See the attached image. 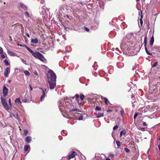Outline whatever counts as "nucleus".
Returning <instances> with one entry per match:
<instances>
[{"label":"nucleus","mask_w":160,"mask_h":160,"mask_svg":"<svg viewBox=\"0 0 160 160\" xmlns=\"http://www.w3.org/2000/svg\"><path fill=\"white\" fill-rule=\"evenodd\" d=\"M47 76L48 79V81L56 80V76L55 73L52 70H49L47 73Z\"/></svg>","instance_id":"1"},{"label":"nucleus","mask_w":160,"mask_h":160,"mask_svg":"<svg viewBox=\"0 0 160 160\" xmlns=\"http://www.w3.org/2000/svg\"><path fill=\"white\" fill-rule=\"evenodd\" d=\"M31 53L32 55L35 58H38L40 60L43 62V59H45V58L44 56L39 52H34L32 50L30 52Z\"/></svg>","instance_id":"2"},{"label":"nucleus","mask_w":160,"mask_h":160,"mask_svg":"<svg viewBox=\"0 0 160 160\" xmlns=\"http://www.w3.org/2000/svg\"><path fill=\"white\" fill-rule=\"evenodd\" d=\"M48 81V82L50 89L51 90L54 89L56 86V80Z\"/></svg>","instance_id":"3"},{"label":"nucleus","mask_w":160,"mask_h":160,"mask_svg":"<svg viewBox=\"0 0 160 160\" xmlns=\"http://www.w3.org/2000/svg\"><path fill=\"white\" fill-rule=\"evenodd\" d=\"M77 154L76 152L73 151L68 156H67V159L68 160H70L71 158H74Z\"/></svg>","instance_id":"4"},{"label":"nucleus","mask_w":160,"mask_h":160,"mask_svg":"<svg viewBox=\"0 0 160 160\" xmlns=\"http://www.w3.org/2000/svg\"><path fill=\"white\" fill-rule=\"evenodd\" d=\"M10 68L8 67L6 68L4 72V76L5 77H8V75L10 72Z\"/></svg>","instance_id":"5"},{"label":"nucleus","mask_w":160,"mask_h":160,"mask_svg":"<svg viewBox=\"0 0 160 160\" xmlns=\"http://www.w3.org/2000/svg\"><path fill=\"white\" fill-rule=\"evenodd\" d=\"M8 89L5 86H4L3 87L2 91L3 96L4 97H5L6 96L8 92Z\"/></svg>","instance_id":"6"},{"label":"nucleus","mask_w":160,"mask_h":160,"mask_svg":"<svg viewBox=\"0 0 160 160\" xmlns=\"http://www.w3.org/2000/svg\"><path fill=\"white\" fill-rule=\"evenodd\" d=\"M2 104L6 110H8L9 109V107L7 102L3 103Z\"/></svg>","instance_id":"7"},{"label":"nucleus","mask_w":160,"mask_h":160,"mask_svg":"<svg viewBox=\"0 0 160 160\" xmlns=\"http://www.w3.org/2000/svg\"><path fill=\"white\" fill-rule=\"evenodd\" d=\"M25 140L28 143H30L31 140V137L29 136L26 137L25 138Z\"/></svg>","instance_id":"8"},{"label":"nucleus","mask_w":160,"mask_h":160,"mask_svg":"<svg viewBox=\"0 0 160 160\" xmlns=\"http://www.w3.org/2000/svg\"><path fill=\"white\" fill-rule=\"evenodd\" d=\"M20 6L21 7V8L23 9L24 10H27V7L25 6L24 4H23L22 3H20Z\"/></svg>","instance_id":"9"},{"label":"nucleus","mask_w":160,"mask_h":160,"mask_svg":"<svg viewBox=\"0 0 160 160\" xmlns=\"http://www.w3.org/2000/svg\"><path fill=\"white\" fill-rule=\"evenodd\" d=\"M31 42L33 43L36 44L38 42V40L37 38L34 39H31Z\"/></svg>","instance_id":"10"},{"label":"nucleus","mask_w":160,"mask_h":160,"mask_svg":"<svg viewBox=\"0 0 160 160\" xmlns=\"http://www.w3.org/2000/svg\"><path fill=\"white\" fill-rule=\"evenodd\" d=\"M96 115L97 118H98L103 116L104 114L103 113L100 112L98 113V114H97Z\"/></svg>","instance_id":"11"},{"label":"nucleus","mask_w":160,"mask_h":160,"mask_svg":"<svg viewBox=\"0 0 160 160\" xmlns=\"http://www.w3.org/2000/svg\"><path fill=\"white\" fill-rule=\"evenodd\" d=\"M126 133V131L125 130H122L120 132V137H121L123 135H125Z\"/></svg>","instance_id":"12"},{"label":"nucleus","mask_w":160,"mask_h":160,"mask_svg":"<svg viewBox=\"0 0 160 160\" xmlns=\"http://www.w3.org/2000/svg\"><path fill=\"white\" fill-rule=\"evenodd\" d=\"M154 41V38L153 36H152L151 38L150 42V44L151 46H152L153 44V42Z\"/></svg>","instance_id":"13"},{"label":"nucleus","mask_w":160,"mask_h":160,"mask_svg":"<svg viewBox=\"0 0 160 160\" xmlns=\"http://www.w3.org/2000/svg\"><path fill=\"white\" fill-rule=\"evenodd\" d=\"M1 100L2 104L7 102L5 99L2 97H1Z\"/></svg>","instance_id":"14"},{"label":"nucleus","mask_w":160,"mask_h":160,"mask_svg":"<svg viewBox=\"0 0 160 160\" xmlns=\"http://www.w3.org/2000/svg\"><path fill=\"white\" fill-rule=\"evenodd\" d=\"M15 102L16 103H21L22 102L20 101V99L19 98H17L15 100Z\"/></svg>","instance_id":"15"},{"label":"nucleus","mask_w":160,"mask_h":160,"mask_svg":"<svg viewBox=\"0 0 160 160\" xmlns=\"http://www.w3.org/2000/svg\"><path fill=\"white\" fill-rule=\"evenodd\" d=\"M145 49L146 52L148 55H152V54L150 52H149L148 51L146 46V47H145Z\"/></svg>","instance_id":"16"},{"label":"nucleus","mask_w":160,"mask_h":160,"mask_svg":"<svg viewBox=\"0 0 160 160\" xmlns=\"http://www.w3.org/2000/svg\"><path fill=\"white\" fill-rule=\"evenodd\" d=\"M147 36H146L144 37V47H146V45L147 44Z\"/></svg>","instance_id":"17"},{"label":"nucleus","mask_w":160,"mask_h":160,"mask_svg":"<svg viewBox=\"0 0 160 160\" xmlns=\"http://www.w3.org/2000/svg\"><path fill=\"white\" fill-rule=\"evenodd\" d=\"M8 52L9 55H11L12 56H14L15 54V53L14 52H12L11 51L8 50Z\"/></svg>","instance_id":"18"},{"label":"nucleus","mask_w":160,"mask_h":160,"mask_svg":"<svg viewBox=\"0 0 160 160\" xmlns=\"http://www.w3.org/2000/svg\"><path fill=\"white\" fill-rule=\"evenodd\" d=\"M29 148H30L29 145H25L24 148V151H27Z\"/></svg>","instance_id":"19"},{"label":"nucleus","mask_w":160,"mask_h":160,"mask_svg":"<svg viewBox=\"0 0 160 160\" xmlns=\"http://www.w3.org/2000/svg\"><path fill=\"white\" fill-rule=\"evenodd\" d=\"M102 98L104 99L105 100V102L106 104H107L109 102V101L108 99L106 98H103L102 97Z\"/></svg>","instance_id":"20"},{"label":"nucleus","mask_w":160,"mask_h":160,"mask_svg":"<svg viewBox=\"0 0 160 160\" xmlns=\"http://www.w3.org/2000/svg\"><path fill=\"white\" fill-rule=\"evenodd\" d=\"M121 110H120V114L122 117L123 116V114L124 112V110L122 108H121Z\"/></svg>","instance_id":"21"},{"label":"nucleus","mask_w":160,"mask_h":160,"mask_svg":"<svg viewBox=\"0 0 160 160\" xmlns=\"http://www.w3.org/2000/svg\"><path fill=\"white\" fill-rule=\"evenodd\" d=\"M12 114L13 116L14 117V118H15L17 119H19L18 115L17 113H16V114L15 115H14V114Z\"/></svg>","instance_id":"22"},{"label":"nucleus","mask_w":160,"mask_h":160,"mask_svg":"<svg viewBox=\"0 0 160 160\" xmlns=\"http://www.w3.org/2000/svg\"><path fill=\"white\" fill-rule=\"evenodd\" d=\"M24 47H25L30 52H31L32 51L26 45H24Z\"/></svg>","instance_id":"23"},{"label":"nucleus","mask_w":160,"mask_h":160,"mask_svg":"<svg viewBox=\"0 0 160 160\" xmlns=\"http://www.w3.org/2000/svg\"><path fill=\"white\" fill-rule=\"evenodd\" d=\"M78 109L77 108H73L72 109H71L69 110V111L70 112H72V111H78Z\"/></svg>","instance_id":"24"},{"label":"nucleus","mask_w":160,"mask_h":160,"mask_svg":"<svg viewBox=\"0 0 160 160\" xmlns=\"http://www.w3.org/2000/svg\"><path fill=\"white\" fill-rule=\"evenodd\" d=\"M4 62L7 65H8L9 64V62L7 59H6L4 60Z\"/></svg>","instance_id":"25"},{"label":"nucleus","mask_w":160,"mask_h":160,"mask_svg":"<svg viewBox=\"0 0 160 160\" xmlns=\"http://www.w3.org/2000/svg\"><path fill=\"white\" fill-rule=\"evenodd\" d=\"M85 96H84V95L83 94H81L80 95V99L82 100L84 98Z\"/></svg>","instance_id":"26"},{"label":"nucleus","mask_w":160,"mask_h":160,"mask_svg":"<svg viewBox=\"0 0 160 160\" xmlns=\"http://www.w3.org/2000/svg\"><path fill=\"white\" fill-rule=\"evenodd\" d=\"M101 109V108L98 106H96L95 108V110L97 111H99Z\"/></svg>","instance_id":"27"},{"label":"nucleus","mask_w":160,"mask_h":160,"mask_svg":"<svg viewBox=\"0 0 160 160\" xmlns=\"http://www.w3.org/2000/svg\"><path fill=\"white\" fill-rule=\"evenodd\" d=\"M24 73L26 75H30L29 72L27 70L25 71Z\"/></svg>","instance_id":"28"},{"label":"nucleus","mask_w":160,"mask_h":160,"mask_svg":"<svg viewBox=\"0 0 160 160\" xmlns=\"http://www.w3.org/2000/svg\"><path fill=\"white\" fill-rule=\"evenodd\" d=\"M28 132V131L27 130H24V135H26Z\"/></svg>","instance_id":"29"},{"label":"nucleus","mask_w":160,"mask_h":160,"mask_svg":"<svg viewBox=\"0 0 160 160\" xmlns=\"http://www.w3.org/2000/svg\"><path fill=\"white\" fill-rule=\"evenodd\" d=\"M116 143L118 146L119 147L120 146V142L119 141H116Z\"/></svg>","instance_id":"30"},{"label":"nucleus","mask_w":160,"mask_h":160,"mask_svg":"<svg viewBox=\"0 0 160 160\" xmlns=\"http://www.w3.org/2000/svg\"><path fill=\"white\" fill-rule=\"evenodd\" d=\"M118 128V126L117 125L115 126L113 128V129L116 130Z\"/></svg>","instance_id":"31"},{"label":"nucleus","mask_w":160,"mask_h":160,"mask_svg":"<svg viewBox=\"0 0 160 160\" xmlns=\"http://www.w3.org/2000/svg\"><path fill=\"white\" fill-rule=\"evenodd\" d=\"M24 14L26 16H27L28 17H29V14L28 12H25Z\"/></svg>","instance_id":"32"},{"label":"nucleus","mask_w":160,"mask_h":160,"mask_svg":"<svg viewBox=\"0 0 160 160\" xmlns=\"http://www.w3.org/2000/svg\"><path fill=\"white\" fill-rule=\"evenodd\" d=\"M79 95L78 94H76L75 96L74 97H73L72 98V99H73L74 97H75L76 98H79Z\"/></svg>","instance_id":"33"},{"label":"nucleus","mask_w":160,"mask_h":160,"mask_svg":"<svg viewBox=\"0 0 160 160\" xmlns=\"http://www.w3.org/2000/svg\"><path fill=\"white\" fill-rule=\"evenodd\" d=\"M125 151L127 152H130V150L127 148H124Z\"/></svg>","instance_id":"34"},{"label":"nucleus","mask_w":160,"mask_h":160,"mask_svg":"<svg viewBox=\"0 0 160 160\" xmlns=\"http://www.w3.org/2000/svg\"><path fill=\"white\" fill-rule=\"evenodd\" d=\"M3 50L2 47H0V54H2L3 53Z\"/></svg>","instance_id":"35"},{"label":"nucleus","mask_w":160,"mask_h":160,"mask_svg":"<svg viewBox=\"0 0 160 160\" xmlns=\"http://www.w3.org/2000/svg\"><path fill=\"white\" fill-rule=\"evenodd\" d=\"M83 118V117L82 116H81L79 117L78 118V120H82Z\"/></svg>","instance_id":"36"},{"label":"nucleus","mask_w":160,"mask_h":160,"mask_svg":"<svg viewBox=\"0 0 160 160\" xmlns=\"http://www.w3.org/2000/svg\"><path fill=\"white\" fill-rule=\"evenodd\" d=\"M21 60L23 63L26 64V60H24V59L22 58H21Z\"/></svg>","instance_id":"37"},{"label":"nucleus","mask_w":160,"mask_h":160,"mask_svg":"<svg viewBox=\"0 0 160 160\" xmlns=\"http://www.w3.org/2000/svg\"><path fill=\"white\" fill-rule=\"evenodd\" d=\"M138 115V114L137 113H135V114L134 115V117H133L134 119V120L135 119H136V118L137 117V116Z\"/></svg>","instance_id":"38"},{"label":"nucleus","mask_w":160,"mask_h":160,"mask_svg":"<svg viewBox=\"0 0 160 160\" xmlns=\"http://www.w3.org/2000/svg\"><path fill=\"white\" fill-rule=\"evenodd\" d=\"M45 97V95H42L40 99L41 101H42Z\"/></svg>","instance_id":"39"},{"label":"nucleus","mask_w":160,"mask_h":160,"mask_svg":"<svg viewBox=\"0 0 160 160\" xmlns=\"http://www.w3.org/2000/svg\"><path fill=\"white\" fill-rule=\"evenodd\" d=\"M157 63H158V62H156L153 65L152 67H155L156 66L157 64Z\"/></svg>","instance_id":"40"},{"label":"nucleus","mask_w":160,"mask_h":160,"mask_svg":"<svg viewBox=\"0 0 160 160\" xmlns=\"http://www.w3.org/2000/svg\"><path fill=\"white\" fill-rule=\"evenodd\" d=\"M84 29L87 32H89V28H87V27H84Z\"/></svg>","instance_id":"41"},{"label":"nucleus","mask_w":160,"mask_h":160,"mask_svg":"<svg viewBox=\"0 0 160 160\" xmlns=\"http://www.w3.org/2000/svg\"><path fill=\"white\" fill-rule=\"evenodd\" d=\"M140 23L141 25H142L143 24V21L142 18L140 19Z\"/></svg>","instance_id":"42"},{"label":"nucleus","mask_w":160,"mask_h":160,"mask_svg":"<svg viewBox=\"0 0 160 160\" xmlns=\"http://www.w3.org/2000/svg\"><path fill=\"white\" fill-rule=\"evenodd\" d=\"M40 89H41V90H42V95H45V91H44L43 89L42 88H41Z\"/></svg>","instance_id":"43"},{"label":"nucleus","mask_w":160,"mask_h":160,"mask_svg":"<svg viewBox=\"0 0 160 160\" xmlns=\"http://www.w3.org/2000/svg\"><path fill=\"white\" fill-rule=\"evenodd\" d=\"M1 57L2 58H5L6 56L4 54H2L1 56Z\"/></svg>","instance_id":"44"},{"label":"nucleus","mask_w":160,"mask_h":160,"mask_svg":"<svg viewBox=\"0 0 160 160\" xmlns=\"http://www.w3.org/2000/svg\"><path fill=\"white\" fill-rule=\"evenodd\" d=\"M27 99H23L22 100V102H27Z\"/></svg>","instance_id":"45"},{"label":"nucleus","mask_w":160,"mask_h":160,"mask_svg":"<svg viewBox=\"0 0 160 160\" xmlns=\"http://www.w3.org/2000/svg\"><path fill=\"white\" fill-rule=\"evenodd\" d=\"M140 130L142 131H145V129L144 128H141L140 129Z\"/></svg>","instance_id":"46"},{"label":"nucleus","mask_w":160,"mask_h":160,"mask_svg":"<svg viewBox=\"0 0 160 160\" xmlns=\"http://www.w3.org/2000/svg\"><path fill=\"white\" fill-rule=\"evenodd\" d=\"M143 125V126H147V124H146V122H143L142 123Z\"/></svg>","instance_id":"47"},{"label":"nucleus","mask_w":160,"mask_h":160,"mask_svg":"<svg viewBox=\"0 0 160 160\" xmlns=\"http://www.w3.org/2000/svg\"><path fill=\"white\" fill-rule=\"evenodd\" d=\"M9 105H11V99H9Z\"/></svg>","instance_id":"48"},{"label":"nucleus","mask_w":160,"mask_h":160,"mask_svg":"<svg viewBox=\"0 0 160 160\" xmlns=\"http://www.w3.org/2000/svg\"><path fill=\"white\" fill-rule=\"evenodd\" d=\"M112 111V110H111V109H108V111H107V112H111Z\"/></svg>","instance_id":"49"},{"label":"nucleus","mask_w":160,"mask_h":160,"mask_svg":"<svg viewBox=\"0 0 160 160\" xmlns=\"http://www.w3.org/2000/svg\"><path fill=\"white\" fill-rule=\"evenodd\" d=\"M34 73L35 75H38V73L37 72V71H35V72H34Z\"/></svg>","instance_id":"50"},{"label":"nucleus","mask_w":160,"mask_h":160,"mask_svg":"<svg viewBox=\"0 0 160 160\" xmlns=\"http://www.w3.org/2000/svg\"><path fill=\"white\" fill-rule=\"evenodd\" d=\"M27 36L28 37V38H29L30 37V36H29V34L28 33H27L26 34Z\"/></svg>","instance_id":"51"},{"label":"nucleus","mask_w":160,"mask_h":160,"mask_svg":"<svg viewBox=\"0 0 160 160\" xmlns=\"http://www.w3.org/2000/svg\"><path fill=\"white\" fill-rule=\"evenodd\" d=\"M29 86H30V90L31 91L32 90V88L31 87V85H29Z\"/></svg>","instance_id":"52"},{"label":"nucleus","mask_w":160,"mask_h":160,"mask_svg":"<svg viewBox=\"0 0 160 160\" xmlns=\"http://www.w3.org/2000/svg\"><path fill=\"white\" fill-rule=\"evenodd\" d=\"M63 27H64V28L65 29H67V27L66 26L63 25Z\"/></svg>","instance_id":"53"},{"label":"nucleus","mask_w":160,"mask_h":160,"mask_svg":"<svg viewBox=\"0 0 160 160\" xmlns=\"http://www.w3.org/2000/svg\"><path fill=\"white\" fill-rule=\"evenodd\" d=\"M158 148L159 150L160 151V145H158Z\"/></svg>","instance_id":"54"},{"label":"nucleus","mask_w":160,"mask_h":160,"mask_svg":"<svg viewBox=\"0 0 160 160\" xmlns=\"http://www.w3.org/2000/svg\"><path fill=\"white\" fill-rule=\"evenodd\" d=\"M11 80H8V82L9 83H10L11 82Z\"/></svg>","instance_id":"55"},{"label":"nucleus","mask_w":160,"mask_h":160,"mask_svg":"<svg viewBox=\"0 0 160 160\" xmlns=\"http://www.w3.org/2000/svg\"><path fill=\"white\" fill-rule=\"evenodd\" d=\"M45 6H43L42 8V9H45Z\"/></svg>","instance_id":"56"},{"label":"nucleus","mask_w":160,"mask_h":160,"mask_svg":"<svg viewBox=\"0 0 160 160\" xmlns=\"http://www.w3.org/2000/svg\"><path fill=\"white\" fill-rule=\"evenodd\" d=\"M106 160H110V159L109 158H106Z\"/></svg>","instance_id":"57"},{"label":"nucleus","mask_w":160,"mask_h":160,"mask_svg":"<svg viewBox=\"0 0 160 160\" xmlns=\"http://www.w3.org/2000/svg\"><path fill=\"white\" fill-rule=\"evenodd\" d=\"M140 17H141V18H142H142H143V15H142L141 14Z\"/></svg>","instance_id":"58"},{"label":"nucleus","mask_w":160,"mask_h":160,"mask_svg":"<svg viewBox=\"0 0 160 160\" xmlns=\"http://www.w3.org/2000/svg\"><path fill=\"white\" fill-rule=\"evenodd\" d=\"M140 0H136V1L137 2H138Z\"/></svg>","instance_id":"59"},{"label":"nucleus","mask_w":160,"mask_h":160,"mask_svg":"<svg viewBox=\"0 0 160 160\" xmlns=\"http://www.w3.org/2000/svg\"><path fill=\"white\" fill-rule=\"evenodd\" d=\"M112 157L113 158L114 157V155H112Z\"/></svg>","instance_id":"60"},{"label":"nucleus","mask_w":160,"mask_h":160,"mask_svg":"<svg viewBox=\"0 0 160 160\" xmlns=\"http://www.w3.org/2000/svg\"><path fill=\"white\" fill-rule=\"evenodd\" d=\"M134 54L135 55V54L133 53V54H132L131 55H133Z\"/></svg>","instance_id":"61"},{"label":"nucleus","mask_w":160,"mask_h":160,"mask_svg":"<svg viewBox=\"0 0 160 160\" xmlns=\"http://www.w3.org/2000/svg\"><path fill=\"white\" fill-rule=\"evenodd\" d=\"M134 69H135L134 68H132V70H134Z\"/></svg>","instance_id":"62"},{"label":"nucleus","mask_w":160,"mask_h":160,"mask_svg":"<svg viewBox=\"0 0 160 160\" xmlns=\"http://www.w3.org/2000/svg\"><path fill=\"white\" fill-rule=\"evenodd\" d=\"M112 50L114 51V49H112Z\"/></svg>","instance_id":"63"},{"label":"nucleus","mask_w":160,"mask_h":160,"mask_svg":"<svg viewBox=\"0 0 160 160\" xmlns=\"http://www.w3.org/2000/svg\"><path fill=\"white\" fill-rule=\"evenodd\" d=\"M10 117H12V116H11V115H10Z\"/></svg>","instance_id":"64"}]
</instances>
